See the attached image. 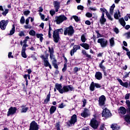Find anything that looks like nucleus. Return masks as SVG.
<instances>
[{"label": "nucleus", "instance_id": "a878e982", "mask_svg": "<svg viewBox=\"0 0 130 130\" xmlns=\"http://www.w3.org/2000/svg\"><path fill=\"white\" fill-rule=\"evenodd\" d=\"M124 120L126 122H127V123H128V124H130V116L129 115H125L124 116Z\"/></svg>", "mask_w": 130, "mask_h": 130}, {"label": "nucleus", "instance_id": "a18cd8bd", "mask_svg": "<svg viewBox=\"0 0 130 130\" xmlns=\"http://www.w3.org/2000/svg\"><path fill=\"white\" fill-rule=\"evenodd\" d=\"M100 10L101 11V12H102V15H103L104 14V15H105V12H106V13H107V12H108V11H107V10H106V9H105V8H104V9L101 8Z\"/></svg>", "mask_w": 130, "mask_h": 130}, {"label": "nucleus", "instance_id": "09e8293b", "mask_svg": "<svg viewBox=\"0 0 130 130\" xmlns=\"http://www.w3.org/2000/svg\"><path fill=\"white\" fill-rule=\"evenodd\" d=\"M82 102L83 103L82 107H85V106H86V104H87V100L85 99H83L82 100Z\"/></svg>", "mask_w": 130, "mask_h": 130}, {"label": "nucleus", "instance_id": "473e14b6", "mask_svg": "<svg viewBox=\"0 0 130 130\" xmlns=\"http://www.w3.org/2000/svg\"><path fill=\"white\" fill-rule=\"evenodd\" d=\"M110 44L111 47H113L114 46V38H112L110 39Z\"/></svg>", "mask_w": 130, "mask_h": 130}, {"label": "nucleus", "instance_id": "72a5a7b5", "mask_svg": "<svg viewBox=\"0 0 130 130\" xmlns=\"http://www.w3.org/2000/svg\"><path fill=\"white\" fill-rule=\"evenodd\" d=\"M73 49L77 52V50H79V49H81V46L80 45H75L73 46Z\"/></svg>", "mask_w": 130, "mask_h": 130}, {"label": "nucleus", "instance_id": "20e7f679", "mask_svg": "<svg viewBox=\"0 0 130 130\" xmlns=\"http://www.w3.org/2000/svg\"><path fill=\"white\" fill-rule=\"evenodd\" d=\"M76 122H78L77 115L74 114L71 116L70 120H69L68 121L66 122L67 126H68V127L73 126V125L76 124Z\"/></svg>", "mask_w": 130, "mask_h": 130}, {"label": "nucleus", "instance_id": "1a4fd4ad", "mask_svg": "<svg viewBox=\"0 0 130 130\" xmlns=\"http://www.w3.org/2000/svg\"><path fill=\"white\" fill-rule=\"evenodd\" d=\"M98 43H100L102 48H105L108 44V41L104 38H101L98 40Z\"/></svg>", "mask_w": 130, "mask_h": 130}, {"label": "nucleus", "instance_id": "f3484780", "mask_svg": "<svg viewBox=\"0 0 130 130\" xmlns=\"http://www.w3.org/2000/svg\"><path fill=\"white\" fill-rule=\"evenodd\" d=\"M118 112L119 114H122V115H124L125 113H126V109L124 107H120L118 110Z\"/></svg>", "mask_w": 130, "mask_h": 130}, {"label": "nucleus", "instance_id": "9d476101", "mask_svg": "<svg viewBox=\"0 0 130 130\" xmlns=\"http://www.w3.org/2000/svg\"><path fill=\"white\" fill-rule=\"evenodd\" d=\"M106 101V98L104 96V95H102L99 98V105L100 107H103V106H105V102Z\"/></svg>", "mask_w": 130, "mask_h": 130}, {"label": "nucleus", "instance_id": "2f4dec72", "mask_svg": "<svg viewBox=\"0 0 130 130\" xmlns=\"http://www.w3.org/2000/svg\"><path fill=\"white\" fill-rule=\"evenodd\" d=\"M114 10V4H113L110 8V15H113V11Z\"/></svg>", "mask_w": 130, "mask_h": 130}, {"label": "nucleus", "instance_id": "a211bd4d", "mask_svg": "<svg viewBox=\"0 0 130 130\" xmlns=\"http://www.w3.org/2000/svg\"><path fill=\"white\" fill-rule=\"evenodd\" d=\"M95 78L96 80L100 81L102 79V73L100 72H96L95 74Z\"/></svg>", "mask_w": 130, "mask_h": 130}, {"label": "nucleus", "instance_id": "4be33fe9", "mask_svg": "<svg viewBox=\"0 0 130 130\" xmlns=\"http://www.w3.org/2000/svg\"><path fill=\"white\" fill-rule=\"evenodd\" d=\"M56 111V107L54 106H52L49 110L50 111V114H53L54 112Z\"/></svg>", "mask_w": 130, "mask_h": 130}, {"label": "nucleus", "instance_id": "de8ad7c7", "mask_svg": "<svg viewBox=\"0 0 130 130\" xmlns=\"http://www.w3.org/2000/svg\"><path fill=\"white\" fill-rule=\"evenodd\" d=\"M130 72L128 73L125 72V75L123 77V79H126V78H128V76H129Z\"/></svg>", "mask_w": 130, "mask_h": 130}, {"label": "nucleus", "instance_id": "f03ea898", "mask_svg": "<svg viewBox=\"0 0 130 130\" xmlns=\"http://www.w3.org/2000/svg\"><path fill=\"white\" fill-rule=\"evenodd\" d=\"M59 32L60 34H63V29L59 28L54 30L53 31V40L55 43H58L60 39V37H59Z\"/></svg>", "mask_w": 130, "mask_h": 130}, {"label": "nucleus", "instance_id": "58836bf2", "mask_svg": "<svg viewBox=\"0 0 130 130\" xmlns=\"http://www.w3.org/2000/svg\"><path fill=\"white\" fill-rule=\"evenodd\" d=\"M18 36H19V37H25V32H24V31H20L18 34Z\"/></svg>", "mask_w": 130, "mask_h": 130}, {"label": "nucleus", "instance_id": "e2e57ef3", "mask_svg": "<svg viewBox=\"0 0 130 130\" xmlns=\"http://www.w3.org/2000/svg\"><path fill=\"white\" fill-rule=\"evenodd\" d=\"M129 96H130L129 93L126 94L125 95V100H128V99H129Z\"/></svg>", "mask_w": 130, "mask_h": 130}, {"label": "nucleus", "instance_id": "0eeeda50", "mask_svg": "<svg viewBox=\"0 0 130 130\" xmlns=\"http://www.w3.org/2000/svg\"><path fill=\"white\" fill-rule=\"evenodd\" d=\"M102 117H105L106 119H107V118L111 117V116H112V114H111L110 111L106 108L103 110L102 113Z\"/></svg>", "mask_w": 130, "mask_h": 130}, {"label": "nucleus", "instance_id": "603ef678", "mask_svg": "<svg viewBox=\"0 0 130 130\" xmlns=\"http://www.w3.org/2000/svg\"><path fill=\"white\" fill-rule=\"evenodd\" d=\"M20 23L21 24H24L25 23V18L24 16H22L20 19Z\"/></svg>", "mask_w": 130, "mask_h": 130}, {"label": "nucleus", "instance_id": "13d9d810", "mask_svg": "<svg viewBox=\"0 0 130 130\" xmlns=\"http://www.w3.org/2000/svg\"><path fill=\"white\" fill-rule=\"evenodd\" d=\"M40 16L41 17V20L43 21H44V19H45V16H44V14H42L41 13H40Z\"/></svg>", "mask_w": 130, "mask_h": 130}, {"label": "nucleus", "instance_id": "338daca9", "mask_svg": "<svg viewBox=\"0 0 130 130\" xmlns=\"http://www.w3.org/2000/svg\"><path fill=\"white\" fill-rule=\"evenodd\" d=\"M36 37L38 38H40L41 37H43V34H36Z\"/></svg>", "mask_w": 130, "mask_h": 130}, {"label": "nucleus", "instance_id": "bb28decb", "mask_svg": "<svg viewBox=\"0 0 130 130\" xmlns=\"http://www.w3.org/2000/svg\"><path fill=\"white\" fill-rule=\"evenodd\" d=\"M52 28L50 26V23L49 22V30H48V38H51V31Z\"/></svg>", "mask_w": 130, "mask_h": 130}, {"label": "nucleus", "instance_id": "a19ab883", "mask_svg": "<svg viewBox=\"0 0 130 130\" xmlns=\"http://www.w3.org/2000/svg\"><path fill=\"white\" fill-rule=\"evenodd\" d=\"M48 49H49V52L50 53V54L52 53H54V50L53 49V47H52L51 48H50V47H49Z\"/></svg>", "mask_w": 130, "mask_h": 130}, {"label": "nucleus", "instance_id": "c9c22d12", "mask_svg": "<svg viewBox=\"0 0 130 130\" xmlns=\"http://www.w3.org/2000/svg\"><path fill=\"white\" fill-rule=\"evenodd\" d=\"M81 40L83 43H85L86 42V40H87V39H86V37H85V35H82L81 36Z\"/></svg>", "mask_w": 130, "mask_h": 130}, {"label": "nucleus", "instance_id": "c85d7f7f", "mask_svg": "<svg viewBox=\"0 0 130 130\" xmlns=\"http://www.w3.org/2000/svg\"><path fill=\"white\" fill-rule=\"evenodd\" d=\"M22 109L21 110V113H26L27 111H28V107H25V106H22Z\"/></svg>", "mask_w": 130, "mask_h": 130}, {"label": "nucleus", "instance_id": "8fccbe9b", "mask_svg": "<svg viewBox=\"0 0 130 130\" xmlns=\"http://www.w3.org/2000/svg\"><path fill=\"white\" fill-rule=\"evenodd\" d=\"M95 33L97 34V38H99V37H102V35L99 33V30H95Z\"/></svg>", "mask_w": 130, "mask_h": 130}, {"label": "nucleus", "instance_id": "79ce46f5", "mask_svg": "<svg viewBox=\"0 0 130 130\" xmlns=\"http://www.w3.org/2000/svg\"><path fill=\"white\" fill-rule=\"evenodd\" d=\"M72 17L74 19L76 22H79L80 19H79V17L77 16V15H73Z\"/></svg>", "mask_w": 130, "mask_h": 130}, {"label": "nucleus", "instance_id": "5fc2aeb1", "mask_svg": "<svg viewBox=\"0 0 130 130\" xmlns=\"http://www.w3.org/2000/svg\"><path fill=\"white\" fill-rule=\"evenodd\" d=\"M114 18L115 19H116V20H119V16L118 15V14H117V12H116V13H115L114 14Z\"/></svg>", "mask_w": 130, "mask_h": 130}, {"label": "nucleus", "instance_id": "7c9ffc66", "mask_svg": "<svg viewBox=\"0 0 130 130\" xmlns=\"http://www.w3.org/2000/svg\"><path fill=\"white\" fill-rule=\"evenodd\" d=\"M21 56L24 58H27V54H26V50H21Z\"/></svg>", "mask_w": 130, "mask_h": 130}, {"label": "nucleus", "instance_id": "aec40b11", "mask_svg": "<svg viewBox=\"0 0 130 130\" xmlns=\"http://www.w3.org/2000/svg\"><path fill=\"white\" fill-rule=\"evenodd\" d=\"M100 22L102 25H104L105 22H106V18L104 17V13H103V15H102L100 19Z\"/></svg>", "mask_w": 130, "mask_h": 130}, {"label": "nucleus", "instance_id": "393cba45", "mask_svg": "<svg viewBox=\"0 0 130 130\" xmlns=\"http://www.w3.org/2000/svg\"><path fill=\"white\" fill-rule=\"evenodd\" d=\"M89 89L90 91H95V83L94 82H92L90 84Z\"/></svg>", "mask_w": 130, "mask_h": 130}, {"label": "nucleus", "instance_id": "cd10ccee", "mask_svg": "<svg viewBox=\"0 0 130 130\" xmlns=\"http://www.w3.org/2000/svg\"><path fill=\"white\" fill-rule=\"evenodd\" d=\"M82 53L83 55H85L86 57L88 58H91V55H89L87 53V52L85 50H82Z\"/></svg>", "mask_w": 130, "mask_h": 130}, {"label": "nucleus", "instance_id": "4c0bfd02", "mask_svg": "<svg viewBox=\"0 0 130 130\" xmlns=\"http://www.w3.org/2000/svg\"><path fill=\"white\" fill-rule=\"evenodd\" d=\"M81 116L82 117L86 118V117H87V116H88V113L83 112L81 113Z\"/></svg>", "mask_w": 130, "mask_h": 130}, {"label": "nucleus", "instance_id": "dca6fc26", "mask_svg": "<svg viewBox=\"0 0 130 130\" xmlns=\"http://www.w3.org/2000/svg\"><path fill=\"white\" fill-rule=\"evenodd\" d=\"M117 80L120 85L122 86V87H124L125 88H127V87H128V83L127 82H123L120 79H118Z\"/></svg>", "mask_w": 130, "mask_h": 130}, {"label": "nucleus", "instance_id": "774afa93", "mask_svg": "<svg viewBox=\"0 0 130 130\" xmlns=\"http://www.w3.org/2000/svg\"><path fill=\"white\" fill-rule=\"evenodd\" d=\"M126 104L128 108L130 107V101L129 100H126Z\"/></svg>", "mask_w": 130, "mask_h": 130}, {"label": "nucleus", "instance_id": "3c124183", "mask_svg": "<svg viewBox=\"0 0 130 130\" xmlns=\"http://www.w3.org/2000/svg\"><path fill=\"white\" fill-rule=\"evenodd\" d=\"M8 13H9V9H5V11L2 12V14L3 16H7Z\"/></svg>", "mask_w": 130, "mask_h": 130}, {"label": "nucleus", "instance_id": "412c9836", "mask_svg": "<svg viewBox=\"0 0 130 130\" xmlns=\"http://www.w3.org/2000/svg\"><path fill=\"white\" fill-rule=\"evenodd\" d=\"M80 46H81V47H83L84 48V49H86V50H88L89 48H90V45L87 43H81L80 44Z\"/></svg>", "mask_w": 130, "mask_h": 130}, {"label": "nucleus", "instance_id": "37998d69", "mask_svg": "<svg viewBox=\"0 0 130 130\" xmlns=\"http://www.w3.org/2000/svg\"><path fill=\"white\" fill-rule=\"evenodd\" d=\"M85 16L87 18H92L93 14L90 12H87L85 14Z\"/></svg>", "mask_w": 130, "mask_h": 130}, {"label": "nucleus", "instance_id": "ea45409f", "mask_svg": "<svg viewBox=\"0 0 130 130\" xmlns=\"http://www.w3.org/2000/svg\"><path fill=\"white\" fill-rule=\"evenodd\" d=\"M105 60H102L101 62L100 63L99 67L100 68V69H106L105 67L103 66V62H105Z\"/></svg>", "mask_w": 130, "mask_h": 130}, {"label": "nucleus", "instance_id": "4d7b16f0", "mask_svg": "<svg viewBox=\"0 0 130 130\" xmlns=\"http://www.w3.org/2000/svg\"><path fill=\"white\" fill-rule=\"evenodd\" d=\"M77 9L81 10V11H84V6L82 5H79L77 6Z\"/></svg>", "mask_w": 130, "mask_h": 130}, {"label": "nucleus", "instance_id": "e433bc0d", "mask_svg": "<svg viewBox=\"0 0 130 130\" xmlns=\"http://www.w3.org/2000/svg\"><path fill=\"white\" fill-rule=\"evenodd\" d=\"M29 34L31 36H35V35H36V31L34 30H30L29 32Z\"/></svg>", "mask_w": 130, "mask_h": 130}, {"label": "nucleus", "instance_id": "6ab92c4d", "mask_svg": "<svg viewBox=\"0 0 130 130\" xmlns=\"http://www.w3.org/2000/svg\"><path fill=\"white\" fill-rule=\"evenodd\" d=\"M51 95L50 94V92L47 95L46 99L44 100L43 104H47L50 101V96Z\"/></svg>", "mask_w": 130, "mask_h": 130}, {"label": "nucleus", "instance_id": "864d4df0", "mask_svg": "<svg viewBox=\"0 0 130 130\" xmlns=\"http://www.w3.org/2000/svg\"><path fill=\"white\" fill-rule=\"evenodd\" d=\"M77 52L74 49H72L70 51V55L71 56H73L74 54H75V53Z\"/></svg>", "mask_w": 130, "mask_h": 130}, {"label": "nucleus", "instance_id": "49530a36", "mask_svg": "<svg viewBox=\"0 0 130 130\" xmlns=\"http://www.w3.org/2000/svg\"><path fill=\"white\" fill-rule=\"evenodd\" d=\"M74 74H77V73H78V72H79V71H80V68H78V67H75L73 69Z\"/></svg>", "mask_w": 130, "mask_h": 130}, {"label": "nucleus", "instance_id": "c03bdc74", "mask_svg": "<svg viewBox=\"0 0 130 130\" xmlns=\"http://www.w3.org/2000/svg\"><path fill=\"white\" fill-rule=\"evenodd\" d=\"M67 67H68V64H64L63 68L62 69V73H64V72L67 71Z\"/></svg>", "mask_w": 130, "mask_h": 130}, {"label": "nucleus", "instance_id": "b1692460", "mask_svg": "<svg viewBox=\"0 0 130 130\" xmlns=\"http://www.w3.org/2000/svg\"><path fill=\"white\" fill-rule=\"evenodd\" d=\"M15 25H12V28L11 29V30L10 31V33L8 34V35L9 36H12V35H14V34H15Z\"/></svg>", "mask_w": 130, "mask_h": 130}, {"label": "nucleus", "instance_id": "2eb2a0df", "mask_svg": "<svg viewBox=\"0 0 130 130\" xmlns=\"http://www.w3.org/2000/svg\"><path fill=\"white\" fill-rule=\"evenodd\" d=\"M60 3L57 2V1H54L53 3L54 7L55 8V11L56 13H57L58 12V10H59Z\"/></svg>", "mask_w": 130, "mask_h": 130}, {"label": "nucleus", "instance_id": "ddd939ff", "mask_svg": "<svg viewBox=\"0 0 130 130\" xmlns=\"http://www.w3.org/2000/svg\"><path fill=\"white\" fill-rule=\"evenodd\" d=\"M17 109L16 107H11L7 112V116H10L11 115H14L17 112Z\"/></svg>", "mask_w": 130, "mask_h": 130}, {"label": "nucleus", "instance_id": "5701e85b", "mask_svg": "<svg viewBox=\"0 0 130 130\" xmlns=\"http://www.w3.org/2000/svg\"><path fill=\"white\" fill-rule=\"evenodd\" d=\"M119 22L121 26H122L123 27H125L126 23L125 22V21H124V19H123V17L120 18L119 19Z\"/></svg>", "mask_w": 130, "mask_h": 130}, {"label": "nucleus", "instance_id": "f257e3e1", "mask_svg": "<svg viewBox=\"0 0 130 130\" xmlns=\"http://www.w3.org/2000/svg\"><path fill=\"white\" fill-rule=\"evenodd\" d=\"M55 88L58 91L60 94H63V93H68L69 91H75V88L72 85H64L63 86L61 84L56 83Z\"/></svg>", "mask_w": 130, "mask_h": 130}, {"label": "nucleus", "instance_id": "423d86ee", "mask_svg": "<svg viewBox=\"0 0 130 130\" xmlns=\"http://www.w3.org/2000/svg\"><path fill=\"white\" fill-rule=\"evenodd\" d=\"M55 22H56L57 25H59V24H61L63 21H67L68 20V18L67 16H64V15H61L59 16H55Z\"/></svg>", "mask_w": 130, "mask_h": 130}, {"label": "nucleus", "instance_id": "9b49d317", "mask_svg": "<svg viewBox=\"0 0 130 130\" xmlns=\"http://www.w3.org/2000/svg\"><path fill=\"white\" fill-rule=\"evenodd\" d=\"M39 129V125L35 120L30 123L29 130H38Z\"/></svg>", "mask_w": 130, "mask_h": 130}, {"label": "nucleus", "instance_id": "bf43d9fd", "mask_svg": "<svg viewBox=\"0 0 130 130\" xmlns=\"http://www.w3.org/2000/svg\"><path fill=\"white\" fill-rule=\"evenodd\" d=\"M23 14H24V16H28V15H29V14H30V11H29V10L25 11L23 12Z\"/></svg>", "mask_w": 130, "mask_h": 130}, {"label": "nucleus", "instance_id": "680f3d73", "mask_svg": "<svg viewBox=\"0 0 130 130\" xmlns=\"http://www.w3.org/2000/svg\"><path fill=\"white\" fill-rule=\"evenodd\" d=\"M94 87H95V88H97L98 89H99L101 88V85H100V84H99V83H94Z\"/></svg>", "mask_w": 130, "mask_h": 130}, {"label": "nucleus", "instance_id": "6e6d98bb", "mask_svg": "<svg viewBox=\"0 0 130 130\" xmlns=\"http://www.w3.org/2000/svg\"><path fill=\"white\" fill-rule=\"evenodd\" d=\"M120 129V126H118L117 124H114V130H119Z\"/></svg>", "mask_w": 130, "mask_h": 130}, {"label": "nucleus", "instance_id": "4468645a", "mask_svg": "<svg viewBox=\"0 0 130 130\" xmlns=\"http://www.w3.org/2000/svg\"><path fill=\"white\" fill-rule=\"evenodd\" d=\"M9 24L8 20H2L0 21V28L1 30H5Z\"/></svg>", "mask_w": 130, "mask_h": 130}, {"label": "nucleus", "instance_id": "c756f323", "mask_svg": "<svg viewBox=\"0 0 130 130\" xmlns=\"http://www.w3.org/2000/svg\"><path fill=\"white\" fill-rule=\"evenodd\" d=\"M55 129L57 130H60V122H57L55 124Z\"/></svg>", "mask_w": 130, "mask_h": 130}, {"label": "nucleus", "instance_id": "0e129e2a", "mask_svg": "<svg viewBox=\"0 0 130 130\" xmlns=\"http://www.w3.org/2000/svg\"><path fill=\"white\" fill-rule=\"evenodd\" d=\"M26 47H28V45L27 44H24L22 46V50H26Z\"/></svg>", "mask_w": 130, "mask_h": 130}, {"label": "nucleus", "instance_id": "7ed1b4c3", "mask_svg": "<svg viewBox=\"0 0 130 130\" xmlns=\"http://www.w3.org/2000/svg\"><path fill=\"white\" fill-rule=\"evenodd\" d=\"M45 56H44V55H43L41 56V58H42V59H43V60L44 61V66L46 68H47V67H48L50 70H51V69H52L51 64H50V63H49V61H48V60H47L48 59V56H49V54L47 53V51H45Z\"/></svg>", "mask_w": 130, "mask_h": 130}, {"label": "nucleus", "instance_id": "f8f14e48", "mask_svg": "<svg viewBox=\"0 0 130 130\" xmlns=\"http://www.w3.org/2000/svg\"><path fill=\"white\" fill-rule=\"evenodd\" d=\"M52 64L54 69H56L54 72L55 75H58L59 74V71H58V65H57V60H56V59L53 58V60L52 61Z\"/></svg>", "mask_w": 130, "mask_h": 130}, {"label": "nucleus", "instance_id": "052dcab7", "mask_svg": "<svg viewBox=\"0 0 130 130\" xmlns=\"http://www.w3.org/2000/svg\"><path fill=\"white\" fill-rule=\"evenodd\" d=\"M126 115H129L130 116V107L127 108L126 110Z\"/></svg>", "mask_w": 130, "mask_h": 130}, {"label": "nucleus", "instance_id": "39448f33", "mask_svg": "<svg viewBox=\"0 0 130 130\" xmlns=\"http://www.w3.org/2000/svg\"><path fill=\"white\" fill-rule=\"evenodd\" d=\"M74 33H75V29H74V27L72 25L64 28V35L65 36L67 35H68V36H73Z\"/></svg>", "mask_w": 130, "mask_h": 130}, {"label": "nucleus", "instance_id": "f704fd0d", "mask_svg": "<svg viewBox=\"0 0 130 130\" xmlns=\"http://www.w3.org/2000/svg\"><path fill=\"white\" fill-rule=\"evenodd\" d=\"M106 15L108 19H109V20H110L111 21H113V18H112V17H111V14H109V13H108V12H106Z\"/></svg>", "mask_w": 130, "mask_h": 130}, {"label": "nucleus", "instance_id": "69168bd1", "mask_svg": "<svg viewBox=\"0 0 130 130\" xmlns=\"http://www.w3.org/2000/svg\"><path fill=\"white\" fill-rule=\"evenodd\" d=\"M114 32L116 33V34H118V33H119V29H118L117 27H115Z\"/></svg>", "mask_w": 130, "mask_h": 130}, {"label": "nucleus", "instance_id": "6e6552de", "mask_svg": "<svg viewBox=\"0 0 130 130\" xmlns=\"http://www.w3.org/2000/svg\"><path fill=\"white\" fill-rule=\"evenodd\" d=\"M90 125L93 129H97L99 126V122L93 118L90 120Z\"/></svg>", "mask_w": 130, "mask_h": 130}]
</instances>
